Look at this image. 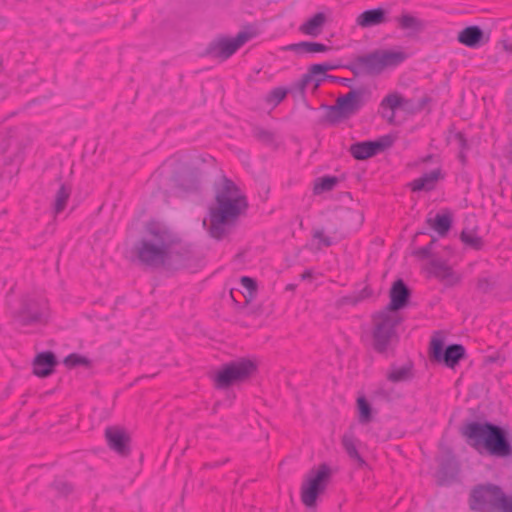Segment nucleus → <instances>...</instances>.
<instances>
[{
    "mask_svg": "<svg viewBox=\"0 0 512 512\" xmlns=\"http://www.w3.org/2000/svg\"><path fill=\"white\" fill-rule=\"evenodd\" d=\"M338 179L334 176H326L318 178L315 181L313 192L314 194H321L323 192L331 191L337 185Z\"/></svg>",
    "mask_w": 512,
    "mask_h": 512,
    "instance_id": "obj_30",
    "label": "nucleus"
},
{
    "mask_svg": "<svg viewBox=\"0 0 512 512\" xmlns=\"http://www.w3.org/2000/svg\"><path fill=\"white\" fill-rule=\"evenodd\" d=\"M434 242H435V240L433 239L427 246L417 249L414 252V254L421 259H427V258L431 257V255H432L431 249H432Z\"/></svg>",
    "mask_w": 512,
    "mask_h": 512,
    "instance_id": "obj_40",
    "label": "nucleus"
},
{
    "mask_svg": "<svg viewBox=\"0 0 512 512\" xmlns=\"http://www.w3.org/2000/svg\"><path fill=\"white\" fill-rule=\"evenodd\" d=\"M326 21V17L323 13H316L312 18L304 22L299 30L303 34L316 37L321 33V28Z\"/></svg>",
    "mask_w": 512,
    "mask_h": 512,
    "instance_id": "obj_24",
    "label": "nucleus"
},
{
    "mask_svg": "<svg viewBox=\"0 0 512 512\" xmlns=\"http://www.w3.org/2000/svg\"><path fill=\"white\" fill-rule=\"evenodd\" d=\"M507 496L494 484L478 485L470 495V507L478 512H502Z\"/></svg>",
    "mask_w": 512,
    "mask_h": 512,
    "instance_id": "obj_7",
    "label": "nucleus"
},
{
    "mask_svg": "<svg viewBox=\"0 0 512 512\" xmlns=\"http://www.w3.org/2000/svg\"><path fill=\"white\" fill-rule=\"evenodd\" d=\"M381 116L390 124H394L395 123V118H396V113L394 111H391V110H382L381 112Z\"/></svg>",
    "mask_w": 512,
    "mask_h": 512,
    "instance_id": "obj_44",
    "label": "nucleus"
},
{
    "mask_svg": "<svg viewBox=\"0 0 512 512\" xmlns=\"http://www.w3.org/2000/svg\"><path fill=\"white\" fill-rule=\"evenodd\" d=\"M505 507L503 508V511L502 512H512V498L510 499L508 496H507V500L505 502Z\"/></svg>",
    "mask_w": 512,
    "mask_h": 512,
    "instance_id": "obj_45",
    "label": "nucleus"
},
{
    "mask_svg": "<svg viewBox=\"0 0 512 512\" xmlns=\"http://www.w3.org/2000/svg\"><path fill=\"white\" fill-rule=\"evenodd\" d=\"M458 41L470 48L480 47L484 43V33L479 26L472 25L458 33Z\"/></svg>",
    "mask_w": 512,
    "mask_h": 512,
    "instance_id": "obj_20",
    "label": "nucleus"
},
{
    "mask_svg": "<svg viewBox=\"0 0 512 512\" xmlns=\"http://www.w3.org/2000/svg\"><path fill=\"white\" fill-rule=\"evenodd\" d=\"M105 437L111 450L120 456H127L130 452V438L126 432L119 427H108L105 430Z\"/></svg>",
    "mask_w": 512,
    "mask_h": 512,
    "instance_id": "obj_15",
    "label": "nucleus"
},
{
    "mask_svg": "<svg viewBox=\"0 0 512 512\" xmlns=\"http://www.w3.org/2000/svg\"><path fill=\"white\" fill-rule=\"evenodd\" d=\"M312 278V271L311 270H305L302 274H301V279L302 280H307V279H311Z\"/></svg>",
    "mask_w": 512,
    "mask_h": 512,
    "instance_id": "obj_47",
    "label": "nucleus"
},
{
    "mask_svg": "<svg viewBox=\"0 0 512 512\" xmlns=\"http://www.w3.org/2000/svg\"><path fill=\"white\" fill-rule=\"evenodd\" d=\"M410 297V291L402 279L396 280L390 289V303L384 310L390 313H397L404 308Z\"/></svg>",
    "mask_w": 512,
    "mask_h": 512,
    "instance_id": "obj_17",
    "label": "nucleus"
},
{
    "mask_svg": "<svg viewBox=\"0 0 512 512\" xmlns=\"http://www.w3.org/2000/svg\"><path fill=\"white\" fill-rule=\"evenodd\" d=\"M444 344L441 339H432L431 354L438 362H444L447 367L454 368L460 359L465 356V348L461 344H452L443 349Z\"/></svg>",
    "mask_w": 512,
    "mask_h": 512,
    "instance_id": "obj_14",
    "label": "nucleus"
},
{
    "mask_svg": "<svg viewBox=\"0 0 512 512\" xmlns=\"http://www.w3.org/2000/svg\"><path fill=\"white\" fill-rule=\"evenodd\" d=\"M285 49L301 56L304 54L324 53L329 51L330 47L318 42L302 41L290 44L286 46Z\"/></svg>",
    "mask_w": 512,
    "mask_h": 512,
    "instance_id": "obj_23",
    "label": "nucleus"
},
{
    "mask_svg": "<svg viewBox=\"0 0 512 512\" xmlns=\"http://www.w3.org/2000/svg\"><path fill=\"white\" fill-rule=\"evenodd\" d=\"M290 93L289 89L286 90L281 87L274 88L267 96L266 101L269 103H273L274 105L279 104L287 95Z\"/></svg>",
    "mask_w": 512,
    "mask_h": 512,
    "instance_id": "obj_36",
    "label": "nucleus"
},
{
    "mask_svg": "<svg viewBox=\"0 0 512 512\" xmlns=\"http://www.w3.org/2000/svg\"><path fill=\"white\" fill-rule=\"evenodd\" d=\"M251 34L239 32L235 37H219L208 46V54L214 58L226 60L231 57L249 39Z\"/></svg>",
    "mask_w": 512,
    "mask_h": 512,
    "instance_id": "obj_11",
    "label": "nucleus"
},
{
    "mask_svg": "<svg viewBox=\"0 0 512 512\" xmlns=\"http://www.w3.org/2000/svg\"><path fill=\"white\" fill-rule=\"evenodd\" d=\"M356 442H357V440L351 433H346L342 437V445H343L346 453L348 454V456L352 460L356 461L359 466H365L366 462L359 454V452L357 450Z\"/></svg>",
    "mask_w": 512,
    "mask_h": 512,
    "instance_id": "obj_26",
    "label": "nucleus"
},
{
    "mask_svg": "<svg viewBox=\"0 0 512 512\" xmlns=\"http://www.w3.org/2000/svg\"><path fill=\"white\" fill-rule=\"evenodd\" d=\"M406 59L402 51L375 50L355 58L349 69L355 74L378 75L387 67H395Z\"/></svg>",
    "mask_w": 512,
    "mask_h": 512,
    "instance_id": "obj_4",
    "label": "nucleus"
},
{
    "mask_svg": "<svg viewBox=\"0 0 512 512\" xmlns=\"http://www.w3.org/2000/svg\"><path fill=\"white\" fill-rule=\"evenodd\" d=\"M324 77L329 78L331 81L338 82L339 84H343L345 86L351 85V79H348V78H341V77L326 75V73L324 74Z\"/></svg>",
    "mask_w": 512,
    "mask_h": 512,
    "instance_id": "obj_43",
    "label": "nucleus"
},
{
    "mask_svg": "<svg viewBox=\"0 0 512 512\" xmlns=\"http://www.w3.org/2000/svg\"><path fill=\"white\" fill-rule=\"evenodd\" d=\"M57 364L55 355L52 352H42L33 361V372L39 377L49 376Z\"/></svg>",
    "mask_w": 512,
    "mask_h": 512,
    "instance_id": "obj_19",
    "label": "nucleus"
},
{
    "mask_svg": "<svg viewBox=\"0 0 512 512\" xmlns=\"http://www.w3.org/2000/svg\"><path fill=\"white\" fill-rule=\"evenodd\" d=\"M401 322L398 313H390L389 310H382L373 316V348L384 353L388 350L394 340L397 339L396 327Z\"/></svg>",
    "mask_w": 512,
    "mask_h": 512,
    "instance_id": "obj_5",
    "label": "nucleus"
},
{
    "mask_svg": "<svg viewBox=\"0 0 512 512\" xmlns=\"http://www.w3.org/2000/svg\"><path fill=\"white\" fill-rule=\"evenodd\" d=\"M64 364L70 368L77 367V366H88L90 364V361L88 358L81 356L79 354L73 353L68 355L64 359Z\"/></svg>",
    "mask_w": 512,
    "mask_h": 512,
    "instance_id": "obj_35",
    "label": "nucleus"
},
{
    "mask_svg": "<svg viewBox=\"0 0 512 512\" xmlns=\"http://www.w3.org/2000/svg\"><path fill=\"white\" fill-rule=\"evenodd\" d=\"M478 286H479L480 289H482L484 291H487L488 286H489V282H488L487 279H482V280L479 281Z\"/></svg>",
    "mask_w": 512,
    "mask_h": 512,
    "instance_id": "obj_46",
    "label": "nucleus"
},
{
    "mask_svg": "<svg viewBox=\"0 0 512 512\" xmlns=\"http://www.w3.org/2000/svg\"><path fill=\"white\" fill-rule=\"evenodd\" d=\"M466 443L480 454L487 451L491 456L507 458L512 455V446L507 431L495 424L471 421L460 428Z\"/></svg>",
    "mask_w": 512,
    "mask_h": 512,
    "instance_id": "obj_3",
    "label": "nucleus"
},
{
    "mask_svg": "<svg viewBox=\"0 0 512 512\" xmlns=\"http://www.w3.org/2000/svg\"><path fill=\"white\" fill-rule=\"evenodd\" d=\"M139 262L150 268L178 269L186 265L189 251L170 230L156 222L146 225L145 235L134 247Z\"/></svg>",
    "mask_w": 512,
    "mask_h": 512,
    "instance_id": "obj_1",
    "label": "nucleus"
},
{
    "mask_svg": "<svg viewBox=\"0 0 512 512\" xmlns=\"http://www.w3.org/2000/svg\"><path fill=\"white\" fill-rule=\"evenodd\" d=\"M214 198L215 204L209 207L208 233L213 239L220 241L231 233L248 203L241 189L224 175L214 183Z\"/></svg>",
    "mask_w": 512,
    "mask_h": 512,
    "instance_id": "obj_2",
    "label": "nucleus"
},
{
    "mask_svg": "<svg viewBox=\"0 0 512 512\" xmlns=\"http://www.w3.org/2000/svg\"><path fill=\"white\" fill-rule=\"evenodd\" d=\"M394 137L384 135L375 141H362L350 146L351 155L357 160H365L377 155L378 153L391 147L394 143Z\"/></svg>",
    "mask_w": 512,
    "mask_h": 512,
    "instance_id": "obj_13",
    "label": "nucleus"
},
{
    "mask_svg": "<svg viewBox=\"0 0 512 512\" xmlns=\"http://www.w3.org/2000/svg\"><path fill=\"white\" fill-rule=\"evenodd\" d=\"M357 406L359 411V422L361 424L369 423L372 419L371 406L364 397L357 399Z\"/></svg>",
    "mask_w": 512,
    "mask_h": 512,
    "instance_id": "obj_34",
    "label": "nucleus"
},
{
    "mask_svg": "<svg viewBox=\"0 0 512 512\" xmlns=\"http://www.w3.org/2000/svg\"><path fill=\"white\" fill-rule=\"evenodd\" d=\"M53 486L61 495H68L73 489L69 483L61 480L55 481Z\"/></svg>",
    "mask_w": 512,
    "mask_h": 512,
    "instance_id": "obj_39",
    "label": "nucleus"
},
{
    "mask_svg": "<svg viewBox=\"0 0 512 512\" xmlns=\"http://www.w3.org/2000/svg\"><path fill=\"white\" fill-rule=\"evenodd\" d=\"M69 197H70V189H68L64 184H62L55 196L54 212L56 214H58L64 210Z\"/></svg>",
    "mask_w": 512,
    "mask_h": 512,
    "instance_id": "obj_31",
    "label": "nucleus"
},
{
    "mask_svg": "<svg viewBox=\"0 0 512 512\" xmlns=\"http://www.w3.org/2000/svg\"><path fill=\"white\" fill-rule=\"evenodd\" d=\"M253 136L263 144L273 145L275 142V134L266 128L256 126L252 130Z\"/></svg>",
    "mask_w": 512,
    "mask_h": 512,
    "instance_id": "obj_32",
    "label": "nucleus"
},
{
    "mask_svg": "<svg viewBox=\"0 0 512 512\" xmlns=\"http://www.w3.org/2000/svg\"><path fill=\"white\" fill-rule=\"evenodd\" d=\"M335 67L329 63L313 64L309 67L301 79L294 82L289 91L295 97H304L307 86L314 82V89H317L321 82L325 79L324 74Z\"/></svg>",
    "mask_w": 512,
    "mask_h": 512,
    "instance_id": "obj_12",
    "label": "nucleus"
},
{
    "mask_svg": "<svg viewBox=\"0 0 512 512\" xmlns=\"http://www.w3.org/2000/svg\"><path fill=\"white\" fill-rule=\"evenodd\" d=\"M385 14L382 8L366 10L357 17L356 23L363 28L376 26L385 22Z\"/></svg>",
    "mask_w": 512,
    "mask_h": 512,
    "instance_id": "obj_22",
    "label": "nucleus"
},
{
    "mask_svg": "<svg viewBox=\"0 0 512 512\" xmlns=\"http://www.w3.org/2000/svg\"><path fill=\"white\" fill-rule=\"evenodd\" d=\"M173 182L183 191H192L197 189L199 182V173L195 169L179 164L174 171Z\"/></svg>",
    "mask_w": 512,
    "mask_h": 512,
    "instance_id": "obj_16",
    "label": "nucleus"
},
{
    "mask_svg": "<svg viewBox=\"0 0 512 512\" xmlns=\"http://www.w3.org/2000/svg\"><path fill=\"white\" fill-rule=\"evenodd\" d=\"M455 138H456V140L458 142V145L461 148V152H460L459 157H460L461 161L464 162L465 161V156H464L463 150L466 148V139L464 138L462 133H457L455 135Z\"/></svg>",
    "mask_w": 512,
    "mask_h": 512,
    "instance_id": "obj_42",
    "label": "nucleus"
},
{
    "mask_svg": "<svg viewBox=\"0 0 512 512\" xmlns=\"http://www.w3.org/2000/svg\"><path fill=\"white\" fill-rule=\"evenodd\" d=\"M364 91L351 89L347 94L337 98L336 104L327 106L326 119L335 124L355 115L364 106Z\"/></svg>",
    "mask_w": 512,
    "mask_h": 512,
    "instance_id": "obj_8",
    "label": "nucleus"
},
{
    "mask_svg": "<svg viewBox=\"0 0 512 512\" xmlns=\"http://www.w3.org/2000/svg\"><path fill=\"white\" fill-rule=\"evenodd\" d=\"M442 178L443 175L441 169L436 168L413 180L410 183V187L414 192L431 191L436 187L437 182Z\"/></svg>",
    "mask_w": 512,
    "mask_h": 512,
    "instance_id": "obj_18",
    "label": "nucleus"
},
{
    "mask_svg": "<svg viewBox=\"0 0 512 512\" xmlns=\"http://www.w3.org/2000/svg\"><path fill=\"white\" fill-rule=\"evenodd\" d=\"M422 108H423L422 103L417 104L413 100L407 99L402 96V99H401V110L402 111L413 114V113L420 111Z\"/></svg>",
    "mask_w": 512,
    "mask_h": 512,
    "instance_id": "obj_38",
    "label": "nucleus"
},
{
    "mask_svg": "<svg viewBox=\"0 0 512 512\" xmlns=\"http://www.w3.org/2000/svg\"><path fill=\"white\" fill-rule=\"evenodd\" d=\"M431 158H432V156H431V155H429V156H427L426 158H424V161H425V162H426V161H430V159H431Z\"/></svg>",
    "mask_w": 512,
    "mask_h": 512,
    "instance_id": "obj_48",
    "label": "nucleus"
},
{
    "mask_svg": "<svg viewBox=\"0 0 512 512\" xmlns=\"http://www.w3.org/2000/svg\"><path fill=\"white\" fill-rule=\"evenodd\" d=\"M255 365L250 360L230 362L218 371L215 381L218 388H227L230 385L243 381L254 371Z\"/></svg>",
    "mask_w": 512,
    "mask_h": 512,
    "instance_id": "obj_10",
    "label": "nucleus"
},
{
    "mask_svg": "<svg viewBox=\"0 0 512 512\" xmlns=\"http://www.w3.org/2000/svg\"><path fill=\"white\" fill-rule=\"evenodd\" d=\"M460 239L461 241L471 247V248H474V249H481L482 245H483V241H482V238L479 237L475 232L473 231H468V230H463L461 232V235H460Z\"/></svg>",
    "mask_w": 512,
    "mask_h": 512,
    "instance_id": "obj_33",
    "label": "nucleus"
},
{
    "mask_svg": "<svg viewBox=\"0 0 512 512\" xmlns=\"http://www.w3.org/2000/svg\"><path fill=\"white\" fill-rule=\"evenodd\" d=\"M397 21L401 29L408 31L409 36L416 35L424 29V23L410 14L401 15Z\"/></svg>",
    "mask_w": 512,
    "mask_h": 512,
    "instance_id": "obj_25",
    "label": "nucleus"
},
{
    "mask_svg": "<svg viewBox=\"0 0 512 512\" xmlns=\"http://www.w3.org/2000/svg\"><path fill=\"white\" fill-rule=\"evenodd\" d=\"M413 377L412 364H405L403 366H392L387 374V379L391 382H406Z\"/></svg>",
    "mask_w": 512,
    "mask_h": 512,
    "instance_id": "obj_27",
    "label": "nucleus"
},
{
    "mask_svg": "<svg viewBox=\"0 0 512 512\" xmlns=\"http://www.w3.org/2000/svg\"><path fill=\"white\" fill-rule=\"evenodd\" d=\"M401 99V94L397 92L389 93L382 99L380 107L382 110H391L396 113L398 110H401Z\"/></svg>",
    "mask_w": 512,
    "mask_h": 512,
    "instance_id": "obj_29",
    "label": "nucleus"
},
{
    "mask_svg": "<svg viewBox=\"0 0 512 512\" xmlns=\"http://www.w3.org/2000/svg\"><path fill=\"white\" fill-rule=\"evenodd\" d=\"M330 477L331 469L327 464H321L316 471L309 472L301 486V500L306 507L316 506L318 495L325 491Z\"/></svg>",
    "mask_w": 512,
    "mask_h": 512,
    "instance_id": "obj_9",
    "label": "nucleus"
},
{
    "mask_svg": "<svg viewBox=\"0 0 512 512\" xmlns=\"http://www.w3.org/2000/svg\"><path fill=\"white\" fill-rule=\"evenodd\" d=\"M13 322L18 326H30L43 323L48 318V305L43 299L23 296L11 312Z\"/></svg>",
    "mask_w": 512,
    "mask_h": 512,
    "instance_id": "obj_6",
    "label": "nucleus"
},
{
    "mask_svg": "<svg viewBox=\"0 0 512 512\" xmlns=\"http://www.w3.org/2000/svg\"><path fill=\"white\" fill-rule=\"evenodd\" d=\"M312 237L314 240L318 241V249L321 247H330L333 244L332 238L327 236L323 229H315L313 231Z\"/></svg>",
    "mask_w": 512,
    "mask_h": 512,
    "instance_id": "obj_37",
    "label": "nucleus"
},
{
    "mask_svg": "<svg viewBox=\"0 0 512 512\" xmlns=\"http://www.w3.org/2000/svg\"><path fill=\"white\" fill-rule=\"evenodd\" d=\"M428 223L440 236H445L451 228L452 219L448 214H437L434 220L428 219Z\"/></svg>",
    "mask_w": 512,
    "mask_h": 512,
    "instance_id": "obj_28",
    "label": "nucleus"
},
{
    "mask_svg": "<svg viewBox=\"0 0 512 512\" xmlns=\"http://www.w3.org/2000/svg\"><path fill=\"white\" fill-rule=\"evenodd\" d=\"M241 285L247 289L250 293H255L257 290L256 281L248 276H243L240 279Z\"/></svg>",
    "mask_w": 512,
    "mask_h": 512,
    "instance_id": "obj_41",
    "label": "nucleus"
},
{
    "mask_svg": "<svg viewBox=\"0 0 512 512\" xmlns=\"http://www.w3.org/2000/svg\"><path fill=\"white\" fill-rule=\"evenodd\" d=\"M429 272L449 285L457 282L458 278L455 276L452 268L441 259H431L429 263Z\"/></svg>",
    "mask_w": 512,
    "mask_h": 512,
    "instance_id": "obj_21",
    "label": "nucleus"
}]
</instances>
